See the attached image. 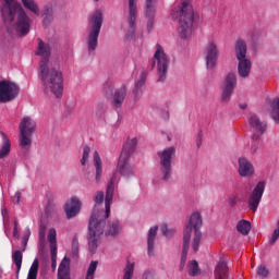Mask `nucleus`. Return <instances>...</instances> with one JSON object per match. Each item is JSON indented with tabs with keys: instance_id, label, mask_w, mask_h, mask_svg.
<instances>
[{
	"instance_id": "1",
	"label": "nucleus",
	"mask_w": 279,
	"mask_h": 279,
	"mask_svg": "<svg viewBox=\"0 0 279 279\" xmlns=\"http://www.w3.org/2000/svg\"><path fill=\"white\" fill-rule=\"evenodd\" d=\"M36 54L41 58L38 75L45 86V93H52L57 99H60L64 90V78L60 68L58 65L52 66L49 63V58H51V46L43 41V39H38Z\"/></svg>"
},
{
	"instance_id": "2",
	"label": "nucleus",
	"mask_w": 279,
	"mask_h": 279,
	"mask_svg": "<svg viewBox=\"0 0 279 279\" xmlns=\"http://www.w3.org/2000/svg\"><path fill=\"white\" fill-rule=\"evenodd\" d=\"M117 182V174H113L111 180L107 185L106 198H105V218L101 216L104 211H99L97 206L94 208L92 216L89 218V227H88V247L92 254L97 252V247L99 246V241L101 239V234H104V228L106 226V219L110 217V204H112V199L114 197V183Z\"/></svg>"
},
{
	"instance_id": "3",
	"label": "nucleus",
	"mask_w": 279,
	"mask_h": 279,
	"mask_svg": "<svg viewBox=\"0 0 279 279\" xmlns=\"http://www.w3.org/2000/svg\"><path fill=\"white\" fill-rule=\"evenodd\" d=\"M4 3L1 7V14L7 25V32L14 34L15 31L19 36H27L29 34V27H32V20L23 10L21 3L16 0H3Z\"/></svg>"
},
{
	"instance_id": "4",
	"label": "nucleus",
	"mask_w": 279,
	"mask_h": 279,
	"mask_svg": "<svg viewBox=\"0 0 279 279\" xmlns=\"http://www.w3.org/2000/svg\"><path fill=\"white\" fill-rule=\"evenodd\" d=\"M202 215L199 213H194L190 217V221L186 225L183 232V251L181 255V269L184 268L186 263V256L189 255V245L191 244V232L194 230V239L192 242V247L194 252H199V243L202 242Z\"/></svg>"
},
{
	"instance_id": "5",
	"label": "nucleus",
	"mask_w": 279,
	"mask_h": 279,
	"mask_svg": "<svg viewBox=\"0 0 279 279\" xmlns=\"http://www.w3.org/2000/svg\"><path fill=\"white\" fill-rule=\"evenodd\" d=\"M173 16H179V35L182 40H189L193 36V21L195 19V12L191 0H181V5Z\"/></svg>"
},
{
	"instance_id": "6",
	"label": "nucleus",
	"mask_w": 279,
	"mask_h": 279,
	"mask_svg": "<svg viewBox=\"0 0 279 279\" xmlns=\"http://www.w3.org/2000/svg\"><path fill=\"white\" fill-rule=\"evenodd\" d=\"M136 145H138V141L133 137L129 138L122 148L117 169L124 178L134 175V166L130 163V156L136 151Z\"/></svg>"
},
{
	"instance_id": "7",
	"label": "nucleus",
	"mask_w": 279,
	"mask_h": 279,
	"mask_svg": "<svg viewBox=\"0 0 279 279\" xmlns=\"http://www.w3.org/2000/svg\"><path fill=\"white\" fill-rule=\"evenodd\" d=\"M235 56L239 61L238 73L240 77H250L252 61L245 58L247 56V44H245V40L238 39L235 41Z\"/></svg>"
},
{
	"instance_id": "8",
	"label": "nucleus",
	"mask_w": 279,
	"mask_h": 279,
	"mask_svg": "<svg viewBox=\"0 0 279 279\" xmlns=\"http://www.w3.org/2000/svg\"><path fill=\"white\" fill-rule=\"evenodd\" d=\"M104 24V15L101 11H96L89 19V34L87 39L88 51H95L97 49V40L99 38V32H101V25Z\"/></svg>"
},
{
	"instance_id": "9",
	"label": "nucleus",
	"mask_w": 279,
	"mask_h": 279,
	"mask_svg": "<svg viewBox=\"0 0 279 279\" xmlns=\"http://www.w3.org/2000/svg\"><path fill=\"white\" fill-rule=\"evenodd\" d=\"M157 65V73L159 75L158 82L167 80V71H169V57L165 53V48L156 45V51L153 58V66Z\"/></svg>"
},
{
	"instance_id": "10",
	"label": "nucleus",
	"mask_w": 279,
	"mask_h": 279,
	"mask_svg": "<svg viewBox=\"0 0 279 279\" xmlns=\"http://www.w3.org/2000/svg\"><path fill=\"white\" fill-rule=\"evenodd\" d=\"M36 132V121L29 117H24L20 123V147L25 149L32 145V134Z\"/></svg>"
},
{
	"instance_id": "11",
	"label": "nucleus",
	"mask_w": 279,
	"mask_h": 279,
	"mask_svg": "<svg viewBox=\"0 0 279 279\" xmlns=\"http://www.w3.org/2000/svg\"><path fill=\"white\" fill-rule=\"evenodd\" d=\"M159 156V175L161 180H169L171 178V160L175 156V148L169 147L158 153Z\"/></svg>"
},
{
	"instance_id": "12",
	"label": "nucleus",
	"mask_w": 279,
	"mask_h": 279,
	"mask_svg": "<svg viewBox=\"0 0 279 279\" xmlns=\"http://www.w3.org/2000/svg\"><path fill=\"white\" fill-rule=\"evenodd\" d=\"M21 88L13 82L0 81V104L14 101L19 97Z\"/></svg>"
},
{
	"instance_id": "13",
	"label": "nucleus",
	"mask_w": 279,
	"mask_h": 279,
	"mask_svg": "<svg viewBox=\"0 0 279 279\" xmlns=\"http://www.w3.org/2000/svg\"><path fill=\"white\" fill-rule=\"evenodd\" d=\"M136 1L137 0H129V31L125 35L126 40H133V38L136 36V16L138 14Z\"/></svg>"
},
{
	"instance_id": "14",
	"label": "nucleus",
	"mask_w": 279,
	"mask_h": 279,
	"mask_svg": "<svg viewBox=\"0 0 279 279\" xmlns=\"http://www.w3.org/2000/svg\"><path fill=\"white\" fill-rule=\"evenodd\" d=\"M263 193H265V181H259L248 196L247 204L252 213H256L258 210V206L263 199Z\"/></svg>"
},
{
	"instance_id": "15",
	"label": "nucleus",
	"mask_w": 279,
	"mask_h": 279,
	"mask_svg": "<svg viewBox=\"0 0 279 279\" xmlns=\"http://www.w3.org/2000/svg\"><path fill=\"white\" fill-rule=\"evenodd\" d=\"M205 60L207 69H215L217 66V60H219V48L215 40H209L205 48Z\"/></svg>"
},
{
	"instance_id": "16",
	"label": "nucleus",
	"mask_w": 279,
	"mask_h": 279,
	"mask_svg": "<svg viewBox=\"0 0 279 279\" xmlns=\"http://www.w3.org/2000/svg\"><path fill=\"white\" fill-rule=\"evenodd\" d=\"M250 125L253 132H255L253 135V141H255L256 145H260L259 138L262 134H265V131L267 130V124L265 122H262L256 114H252L250 117Z\"/></svg>"
},
{
	"instance_id": "17",
	"label": "nucleus",
	"mask_w": 279,
	"mask_h": 279,
	"mask_svg": "<svg viewBox=\"0 0 279 279\" xmlns=\"http://www.w3.org/2000/svg\"><path fill=\"white\" fill-rule=\"evenodd\" d=\"M234 88H236V74L229 73L222 85V101H230V97H232Z\"/></svg>"
},
{
	"instance_id": "18",
	"label": "nucleus",
	"mask_w": 279,
	"mask_h": 279,
	"mask_svg": "<svg viewBox=\"0 0 279 279\" xmlns=\"http://www.w3.org/2000/svg\"><path fill=\"white\" fill-rule=\"evenodd\" d=\"M81 208L82 203H80L77 197H72L70 201H68L64 207L68 219H73V217H76V215L80 214Z\"/></svg>"
},
{
	"instance_id": "19",
	"label": "nucleus",
	"mask_w": 279,
	"mask_h": 279,
	"mask_svg": "<svg viewBox=\"0 0 279 279\" xmlns=\"http://www.w3.org/2000/svg\"><path fill=\"white\" fill-rule=\"evenodd\" d=\"M238 171L242 178H250V175H254V166L247 158L241 157L239 158Z\"/></svg>"
},
{
	"instance_id": "20",
	"label": "nucleus",
	"mask_w": 279,
	"mask_h": 279,
	"mask_svg": "<svg viewBox=\"0 0 279 279\" xmlns=\"http://www.w3.org/2000/svg\"><path fill=\"white\" fill-rule=\"evenodd\" d=\"M58 279H71V259L64 257L58 268Z\"/></svg>"
},
{
	"instance_id": "21",
	"label": "nucleus",
	"mask_w": 279,
	"mask_h": 279,
	"mask_svg": "<svg viewBox=\"0 0 279 279\" xmlns=\"http://www.w3.org/2000/svg\"><path fill=\"white\" fill-rule=\"evenodd\" d=\"M155 14H156V0H146V19H148V22H147L148 32H151V28L154 27Z\"/></svg>"
},
{
	"instance_id": "22",
	"label": "nucleus",
	"mask_w": 279,
	"mask_h": 279,
	"mask_svg": "<svg viewBox=\"0 0 279 279\" xmlns=\"http://www.w3.org/2000/svg\"><path fill=\"white\" fill-rule=\"evenodd\" d=\"M0 136L2 138V144L0 145V159H2L7 158V156H10V151L12 149V142L3 131H0Z\"/></svg>"
},
{
	"instance_id": "23",
	"label": "nucleus",
	"mask_w": 279,
	"mask_h": 279,
	"mask_svg": "<svg viewBox=\"0 0 279 279\" xmlns=\"http://www.w3.org/2000/svg\"><path fill=\"white\" fill-rule=\"evenodd\" d=\"M93 162L96 169V182H99V180H101V174L104 173V166H102L101 157L99 156L98 151L94 153Z\"/></svg>"
},
{
	"instance_id": "24",
	"label": "nucleus",
	"mask_w": 279,
	"mask_h": 279,
	"mask_svg": "<svg viewBox=\"0 0 279 279\" xmlns=\"http://www.w3.org/2000/svg\"><path fill=\"white\" fill-rule=\"evenodd\" d=\"M125 100V85H122L119 89L116 90L113 95V106L114 108H121L123 101Z\"/></svg>"
},
{
	"instance_id": "25",
	"label": "nucleus",
	"mask_w": 279,
	"mask_h": 279,
	"mask_svg": "<svg viewBox=\"0 0 279 279\" xmlns=\"http://www.w3.org/2000/svg\"><path fill=\"white\" fill-rule=\"evenodd\" d=\"M215 279H228V264L226 262H218L215 269Z\"/></svg>"
},
{
	"instance_id": "26",
	"label": "nucleus",
	"mask_w": 279,
	"mask_h": 279,
	"mask_svg": "<svg viewBox=\"0 0 279 279\" xmlns=\"http://www.w3.org/2000/svg\"><path fill=\"white\" fill-rule=\"evenodd\" d=\"M157 234H158V227H151L148 231V238H147L148 256H154V241H156Z\"/></svg>"
},
{
	"instance_id": "27",
	"label": "nucleus",
	"mask_w": 279,
	"mask_h": 279,
	"mask_svg": "<svg viewBox=\"0 0 279 279\" xmlns=\"http://www.w3.org/2000/svg\"><path fill=\"white\" fill-rule=\"evenodd\" d=\"M12 263L15 264L16 267V278L21 274V267H23V251H12Z\"/></svg>"
},
{
	"instance_id": "28",
	"label": "nucleus",
	"mask_w": 279,
	"mask_h": 279,
	"mask_svg": "<svg viewBox=\"0 0 279 279\" xmlns=\"http://www.w3.org/2000/svg\"><path fill=\"white\" fill-rule=\"evenodd\" d=\"M147 80V73L143 72L140 76V80L135 83L133 93L135 97H141L143 95V86H145V81Z\"/></svg>"
},
{
	"instance_id": "29",
	"label": "nucleus",
	"mask_w": 279,
	"mask_h": 279,
	"mask_svg": "<svg viewBox=\"0 0 279 279\" xmlns=\"http://www.w3.org/2000/svg\"><path fill=\"white\" fill-rule=\"evenodd\" d=\"M236 230L240 234L246 236V234H250V230H252V223L247 220H241L238 222Z\"/></svg>"
},
{
	"instance_id": "30",
	"label": "nucleus",
	"mask_w": 279,
	"mask_h": 279,
	"mask_svg": "<svg viewBox=\"0 0 279 279\" xmlns=\"http://www.w3.org/2000/svg\"><path fill=\"white\" fill-rule=\"evenodd\" d=\"M119 232H121V225L116 220L109 223V229L106 231V236H117Z\"/></svg>"
},
{
	"instance_id": "31",
	"label": "nucleus",
	"mask_w": 279,
	"mask_h": 279,
	"mask_svg": "<svg viewBox=\"0 0 279 279\" xmlns=\"http://www.w3.org/2000/svg\"><path fill=\"white\" fill-rule=\"evenodd\" d=\"M22 3L26 10L33 12V14H40V10L38 9V4L34 0H22Z\"/></svg>"
},
{
	"instance_id": "32",
	"label": "nucleus",
	"mask_w": 279,
	"mask_h": 279,
	"mask_svg": "<svg viewBox=\"0 0 279 279\" xmlns=\"http://www.w3.org/2000/svg\"><path fill=\"white\" fill-rule=\"evenodd\" d=\"M48 241L50 243V250H58L57 232L53 228L48 231Z\"/></svg>"
},
{
	"instance_id": "33",
	"label": "nucleus",
	"mask_w": 279,
	"mask_h": 279,
	"mask_svg": "<svg viewBox=\"0 0 279 279\" xmlns=\"http://www.w3.org/2000/svg\"><path fill=\"white\" fill-rule=\"evenodd\" d=\"M38 258H35L29 270L26 279H36L38 278Z\"/></svg>"
},
{
	"instance_id": "34",
	"label": "nucleus",
	"mask_w": 279,
	"mask_h": 279,
	"mask_svg": "<svg viewBox=\"0 0 279 279\" xmlns=\"http://www.w3.org/2000/svg\"><path fill=\"white\" fill-rule=\"evenodd\" d=\"M97 265H99L97 260L90 262L85 274V279H95V271H97Z\"/></svg>"
},
{
	"instance_id": "35",
	"label": "nucleus",
	"mask_w": 279,
	"mask_h": 279,
	"mask_svg": "<svg viewBox=\"0 0 279 279\" xmlns=\"http://www.w3.org/2000/svg\"><path fill=\"white\" fill-rule=\"evenodd\" d=\"M271 118L279 123V98L272 101Z\"/></svg>"
},
{
	"instance_id": "36",
	"label": "nucleus",
	"mask_w": 279,
	"mask_h": 279,
	"mask_svg": "<svg viewBox=\"0 0 279 279\" xmlns=\"http://www.w3.org/2000/svg\"><path fill=\"white\" fill-rule=\"evenodd\" d=\"M123 272V279H132V277L134 276V263L128 262Z\"/></svg>"
},
{
	"instance_id": "37",
	"label": "nucleus",
	"mask_w": 279,
	"mask_h": 279,
	"mask_svg": "<svg viewBox=\"0 0 279 279\" xmlns=\"http://www.w3.org/2000/svg\"><path fill=\"white\" fill-rule=\"evenodd\" d=\"M187 271L190 276H197V274H199V264H197V260L190 262Z\"/></svg>"
},
{
	"instance_id": "38",
	"label": "nucleus",
	"mask_w": 279,
	"mask_h": 279,
	"mask_svg": "<svg viewBox=\"0 0 279 279\" xmlns=\"http://www.w3.org/2000/svg\"><path fill=\"white\" fill-rule=\"evenodd\" d=\"M52 271L58 267V248L50 250Z\"/></svg>"
},
{
	"instance_id": "39",
	"label": "nucleus",
	"mask_w": 279,
	"mask_h": 279,
	"mask_svg": "<svg viewBox=\"0 0 279 279\" xmlns=\"http://www.w3.org/2000/svg\"><path fill=\"white\" fill-rule=\"evenodd\" d=\"M90 156V147L84 146L83 148V157L81 159V165L85 167L86 162H88V158Z\"/></svg>"
},
{
	"instance_id": "40",
	"label": "nucleus",
	"mask_w": 279,
	"mask_h": 279,
	"mask_svg": "<svg viewBox=\"0 0 279 279\" xmlns=\"http://www.w3.org/2000/svg\"><path fill=\"white\" fill-rule=\"evenodd\" d=\"M160 230H161L163 236H166L167 239H171V236H173L175 234V230L169 229V227H167V225H162Z\"/></svg>"
},
{
	"instance_id": "41",
	"label": "nucleus",
	"mask_w": 279,
	"mask_h": 279,
	"mask_svg": "<svg viewBox=\"0 0 279 279\" xmlns=\"http://www.w3.org/2000/svg\"><path fill=\"white\" fill-rule=\"evenodd\" d=\"M257 276L260 278H267L269 276V269L265 265H260L257 267Z\"/></svg>"
},
{
	"instance_id": "42",
	"label": "nucleus",
	"mask_w": 279,
	"mask_h": 279,
	"mask_svg": "<svg viewBox=\"0 0 279 279\" xmlns=\"http://www.w3.org/2000/svg\"><path fill=\"white\" fill-rule=\"evenodd\" d=\"M228 202L231 206H236L239 202H241V198L239 197L238 194H234L231 197H229Z\"/></svg>"
},
{
	"instance_id": "43",
	"label": "nucleus",
	"mask_w": 279,
	"mask_h": 279,
	"mask_svg": "<svg viewBox=\"0 0 279 279\" xmlns=\"http://www.w3.org/2000/svg\"><path fill=\"white\" fill-rule=\"evenodd\" d=\"M95 202L97 204H102L104 203V192H97L95 196Z\"/></svg>"
},
{
	"instance_id": "44",
	"label": "nucleus",
	"mask_w": 279,
	"mask_h": 279,
	"mask_svg": "<svg viewBox=\"0 0 279 279\" xmlns=\"http://www.w3.org/2000/svg\"><path fill=\"white\" fill-rule=\"evenodd\" d=\"M143 279H158V277L153 271H146L143 275Z\"/></svg>"
},
{
	"instance_id": "45",
	"label": "nucleus",
	"mask_w": 279,
	"mask_h": 279,
	"mask_svg": "<svg viewBox=\"0 0 279 279\" xmlns=\"http://www.w3.org/2000/svg\"><path fill=\"white\" fill-rule=\"evenodd\" d=\"M13 236L15 239H19V236H20V233H19V221H16V220H14Z\"/></svg>"
},
{
	"instance_id": "46",
	"label": "nucleus",
	"mask_w": 279,
	"mask_h": 279,
	"mask_svg": "<svg viewBox=\"0 0 279 279\" xmlns=\"http://www.w3.org/2000/svg\"><path fill=\"white\" fill-rule=\"evenodd\" d=\"M13 204H19L21 202V192H16L14 196H12Z\"/></svg>"
},
{
	"instance_id": "47",
	"label": "nucleus",
	"mask_w": 279,
	"mask_h": 279,
	"mask_svg": "<svg viewBox=\"0 0 279 279\" xmlns=\"http://www.w3.org/2000/svg\"><path fill=\"white\" fill-rule=\"evenodd\" d=\"M4 234L10 238V227L8 226V222L4 221Z\"/></svg>"
},
{
	"instance_id": "48",
	"label": "nucleus",
	"mask_w": 279,
	"mask_h": 279,
	"mask_svg": "<svg viewBox=\"0 0 279 279\" xmlns=\"http://www.w3.org/2000/svg\"><path fill=\"white\" fill-rule=\"evenodd\" d=\"M49 23H51V16L46 15V17L44 19V25H49Z\"/></svg>"
},
{
	"instance_id": "49",
	"label": "nucleus",
	"mask_w": 279,
	"mask_h": 279,
	"mask_svg": "<svg viewBox=\"0 0 279 279\" xmlns=\"http://www.w3.org/2000/svg\"><path fill=\"white\" fill-rule=\"evenodd\" d=\"M28 239H29V230L26 231V236L23 238L24 245H27Z\"/></svg>"
},
{
	"instance_id": "50",
	"label": "nucleus",
	"mask_w": 279,
	"mask_h": 279,
	"mask_svg": "<svg viewBox=\"0 0 279 279\" xmlns=\"http://www.w3.org/2000/svg\"><path fill=\"white\" fill-rule=\"evenodd\" d=\"M196 145H197V147H199V145H202V133L198 134Z\"/></svg>"
},
{
	"instance_id": "51",
	"label": "nucleus",
	"mask_w": 279,
	"mask_h": 279,
	"mask_svg": "<svg viewBox=\"0 0 279 279\" xmlns=\"http://www.w3.org/2000/svg\"><path fill=\"white\" fill-rule=\"evenodd\" d=\"M240 108H241L242 110H245V108H247V104H241V105H240Z\"/></svg>"
},
{
	"instance_id": "52",
	"label": "nucleus",
	"mask_w": 279,
	"mask_h": 279,
	"mask_svg": "<svg viewBox=\"0 0 279 279\" xmlns=\"http://www.w3.org/2000/svg\"><path fill=\"white\" fill-rule=\"evenodd\" d=\"M253 151H256V148H253Z\"/></svg>"
},
{
	"instance_id": "53",
	"label": "nucleus",
	"mask_w": 279,
	"mask_h": 279,
	"mask_svg": "<svg viewBox=\"0 0 279 279\" xmlns=\"http://www.w3.org/2000/svg\"><path fill=\"white\" fill-rule=\"evenodd\" d=\"M95 1H99V0H95Z\"/></svg>"
}]
</instances>
